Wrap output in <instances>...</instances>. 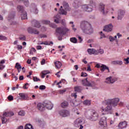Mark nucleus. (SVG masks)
Here are the masks:
<instances>
[{
    "mask_svg": "<svg viewBox=\"0 0 129 129\" xmlns=\"http://www.w3.org/2000/svg\"><path fill=\"white\" fill-rule=\"evenodd\" d=\"M80 28L83 33L87 35H91L93 33V28L90 23L86 21H83L81 23Z\"/></svg>",
    "mask_w": 129,
    "mask_h": 129,
    "instance_id": "obj_1",
    "label": "nucleus"
},
{
    "mask_svg": "<svg viewBox=\"0 0 129 129\" xmlns=\"http://www.w3.org/2000/svg\"><path fill=\"white\" fill-rule=\"evenodd\" d=\"M85 116L91 121H96L98 119V113L94 110H88L85 112Z\"/></svg>",
    "mask_w": 129,
    "mask_h": 129,
    "instance_id": "obj_2",
    "label": "nucleus"
},
{
    "mask_svg": "<svg viewBox=\"0 0 129 129\" xmlns=\"http://www.w3.org/2000/svg\"><path fill=\"white\" fill-rule=\"evenodd\" d=\"M119 102V99L118 98H115L113 99H109L102 102L103 105H112L114 107L117 106V104Z\"/></svg>",
    "mask_w": 129,
    "mask_h": 129,
    "instance_id": "obj_3",
    "label": "nucleus"
},
{
    "mask_svg": "<svg viewBox=\"0 0 129 129\" xmlns=\"http://www.w3.org/2000/svg\"><path fill=\"white\" fill-rule=\"evenodd\" d=\"M103 104L102 103V105L100 108V111L103 113L102 114H111L112 113V111L111 110L112 109V106L111 105H107L106 107H105Z\"/></svg>",
    "mask_w": 129,
    "mask_h": 129,
    "instance_id": "obj_4",
    "label": "nucleus"
},
{
    "mask_svg": "<svg viewBox=\"0 0 129 129\" xmlns=\"http://www.w3.org/2000/svg\"><path fill=\"white\" fill-rule=\"evenodd\" d=\"M67 32H69V29L66 27H58L56 29L57 36H64Z\"/></svg>",
    "mask_w": 129,
    "mask_h": 129,
    "instance_id": "obj_5",
    "label": "nucleus"
},
{
    "mask_svg": "<svg viewBox=\"0 0 129 129\" xmlns=\"http://www.w3.org/2000/svg\"><path fill=\"white\" fill-rule=\"evenodd\" d=\"M85 120L83 118H78L74 121V126L76 127H79V129H83V123H84Z\"/></svg>",
    "mask_w": 129,
    "mask_h": 129,
    "instance_id": "obj_6",
    "label": "nucleus"
},
{
    "mask_svg": "<svg viewBox=\"0 0 129 129\" xmlns=\"http://www.w3.org/2000/svg\"><path fill=\"white\" fill-rule=\"evenodd\" d=\"M58 114L62 117H67L70 115V111L67 109H61L58 111Z\"/></svg>",
    "mask_w": 129,
    "mask_h": 129,
    "instance_id": "obj_7",
    "label": "nucleus"
},
{
    "mask_svg": "<svg viewBox=\"0 0 129 129\" xmlns=\"http://www.w3.org/2000/svg\"><path fill=\"white\" fill-rule=\"evenodd\" d=\"M117 81V78L115 77H109L106 79L105 82L107 84H113Z\"/></svg>",
    "mask_w": 129,
    "mask_h": 129,
    "instance_id": "obj_8",
    "label": "nucleus"
},
{
    "mask_svg": "<svg viewBox=\"0 0 129 129\" xmlns=\"http://www.w3.org/2000/svg\"><path fill=\"white\" fill-rule=\"evenodd\" d=\"M95 67L97 68H101L100 69L101 72H104L105 70H108V72L109 73L110 71H109V68L108 67L104 65V64H101V63H98L96 65Z\"/></svg>",
    "mask_w": 129,
    "mask_h": 129,
    "instance_id": "obj_9",
    "label": "nucleus"
},
{
    "mask_svg": "<svg viewBox=\"0 0 129 129\" xmlns=\"http://www.w3.org/2000/svg\"><path fill=\"white\" fill-rule=\"evenodd\" d=\"M93 7L91 6V5H85L82 7V9L85 12H87L88 13H90L92 11Z\"/></svg>",
    "mask_w": 129,
    "mask_h": 129,
    "instance_id": "obj_10",
    "label": "nucleus"
},
{
    "mask_svg": "<svg viewBox=\"0 0 129 129\" xmlns=\"http://www.w3.org/2000/svg\"><path fill=\"white\" fill-rule=\"evenodd\" d=\"M125 15V10H120L118 12L117 20H121Z\"/></svg>",
    "mask_w": 129,
    "mask_h": 129,
    "instance_id": "obj_11",
    "label": "nucleus"
},
{
    "mask_svg": "<svg viewBox=\"0 0 129 129\" xmlns=\"http://www.w3.org/2000/svg\"><path fill=\"white\" fill-rule=\"evenodd\" d=\"M28 32L29 34H34V35H39L40 33L39 31L33 27L28 28Z\"/></svg>",
    "mask_w": 129,
    "mask_h": 129,
    "instance_id": "obj_12",
    "label": "nucleus"
},
{
    "mask_svg": "<svg viewBox=\"0 0 129 129\" xmlns=\"http://www.w3.org/2000/svg\"><path fill=\"white\" fill-rule=\"evenodd\" d=\"M99 124L102 127H106L107 126V123L106 122V118L103 117L101 118V120L99 122Z\"/></svg>",
    "mask_w": 129,
    "mask_h": 129,
    "instance_id": "obj_13",
    "label": "nucleus"
},
{
    "mask_svg": "<svg viewBox=\"0 0 129 129\" xmlns=\"http://www.w3.org/2000/svg\"><path fill=\"white\" fill-rule=\"evenodd\" d=\"M99 10L103 15H106L108 13V11L105 8L104 5H100Z\"/></svg>",
    "mask_w": 129,
    "mask_h": 129,
    "instance_id": "obj_14",
    "label": "nucleus"
},
{
    "mask_svg": "<svg viewBox=\"0 0 129 129\" xmlns=\"http://www.w3.org/2000/svg\"><path fill=\"white\" fill-rule=\"evenodd\" d=\"M112 28H113L112 24H109L104 26L103 31H105V32H111V31H112Z\"/></svg>",
    "mask_w": 129,
    "mask_h": 129,
    "instance_id": "obj_15",
    "label": "nucleus"
},
{
    "mask_svg": "<svg viewBox=\"0 0 129 129\" xmlns=\"http://www.w3.org/2000/svg\"><path fill=\"white\" fill-rule=\"evenodd\" d=\"M32 27H34L35 28H37L38 29L41 28V24H40V22L36 20H33L32 21Z\"/></svg>",
    "mask_w": 129,
    "mask_h": 129,
    "instance_id": "obj_16",
    "label": "nucleus"
},
{
    "mask_svg": "<svg viewBox=\"0 0 129 129\" xmlns=\"http://www.w3.org/2000/svg\"><path fill=\"white\" fill-rule=\"evenodd\" d=\"M45 104H46L45 102H44V103H39L37 104V108H38V109L39 110H40V111H43V110H45Z\"/></svg>",
    "mask_w": 129,
    "mask_h": 129,
    "instance_id": "obj_17",
    "label": "nucleus"
},
{
    "mask_svg": "<svg viewBox=\"0 0 129 129\" xmlns=\"http://www.w3.org/2000/svg\"><path fill=\"white\" fill-rule=\"evenodd\" d=\"M87 52L89 55H97L96 49L94 48H88Z\"/></svg>",
    "mask_w": 129,
    "mask_h": 129,
    "instance_id": "obj_18",
    "label": "nucleus"
},
{
    "mask_svg": "<svg viewBox=\"0 0 129 129\" xmlns=\"http://www.w3.org/2000/svg\"><path fill=\"white\" fill-rule=\"evenodd\" d=\"M126 125H127V123L126 122V121H124L120 122L118 125V126L119 127V128L122 129L125 128V127H126Z\"/></svg>",
    "mask_w": 129,
    "mask_h": 129,
    "instance_id": "obj_19",
    "label": "nucleus"
},
{
    "mask_svg": "<svg viewBox=\"0 0 129 129\" xmlns=\"http://www.w3.org/2000/svg\"><path fill=\"white\" fill-rule=\"evenodd\" d=\"M81 5V0H75L73 4L74 8H79V6Z\"/></svg>",
    "mask_w": 129,
    "mask_h": 129,
    "instance_id": "obj_20",
    "label": "nucleus"
},
{
    "mask_svg": "<svg viewBox=\"0 0 129 129\" xmlns=\"http://www.w3.org/2000/svg\"><path fill=\"white\" fill-rule=\"evenodd\" d=\"M82 84L84 85V86H90V87L92 86L91 85V84L89 83V82H88V81L87 80V78L84 80H82Z\"/></svg>",
    "mask_w": 129,
    "mask_h": 129,
    "instance_id": "obj_21",
    "label": "nucleus"
},
{
    "mask_svg": "<svg viewBox=\"0 0 129 129\" xmlns=\"http://www.w3.org/2000/svg\"><path fill=\"white\" fill-rule=\"evenodd\" d=\"M19 95L20 96L21 99H22L23 100H28V99H29L28 95L24 93H19Z\"/></svg>",
    "mask_w": 129,
    "mask_h": 129,
    "instance_id": "obj_22",
    "label": "nucleus"
},
{
    "mask_svg": "<svg viewBox=\"0 0 129 129\" xmlns=\"http://www.w3.org/2000/svg\"><path fill=\"white\" fill-rule=\"evenodd\" d=\"M45 107H46L47 109H52V108H53V104L50 102H45Z\"/></svg>",
    "mask_w": 129,
    "mask_h": 129,
    "instance_id": "obj_23",
    "label": "nucleus"
},
{
    "mask_svg": "<svg viewBox=\"0 0 129 129\" xmlns=\"http://www.w3.org/2000/svg\"><path fill=\"white\" fill-rule=\"evenodd\" d=\"M112 64H113V65H119L121 66V65L123 64V62L121 60H114L112 61Z\"/></svg>",
    "mask_w": 129,
    "mask_h": 129,
    "instance_id": "obj_24",
    "label": "nucleus"
},
{
    "mask_svg": "<svg viewBox=\"0 0 129 129\" xmlns=\"http://www.w3.org/2000/svg\"><path fill=\"white\" fill-rule=\"evenodd\" d=\"M15 113H14L13 112H5L3 114V115L4 116H6V117H11V116H13Z\"/></svg>",
    "mask_w": 129,
    "mask_h": 129,
    "instance_id": "obj_25",
    "label": "nucleus"
},
{
    "mask_svg": "<svg viewBox=\"0 0 129 129\" xmlns=\"http://www.w3.org/2000/svg\"><path fill=\"white\" fill-rule=\"evenodd\" d=\"M62 5L66 11H70V8H69V5H68V3H66V2H63Z\"/></svg>",
    "mask_w": 129,
    "mask_h": 129,
    "instance_id": "obj_26",
    "label": "nucleus"
},
{
    "mask_svg": "<svg viewBox=\"0 0 129 129\" xmlns=\"http://www.w3.org/2000/svg\"><path fill=\"white\" fill-rule=\"evenodd\" d=\"M60 105L62 108H66V107H68V106L69 105V103L66 101H64L61 103Z\"/></svg>",
    "mask_w": 129,
    "mask_h": 129,
    "instance_id": "obj_27",
    "label": "nucleus"
},
{
    "mask_svg": "<svg viewBox=\"0 0 129 129\" xmlns=\"http://www.w3.org/2000/svg\"><path fill=\"white\" fill-rule=\"evenodd\" d=\"M14 18H15V13H13L9 14L8 20L10 22V21H13Z\"/></svg>",
    "mask_w": 129,
    "mask_h": 129,
    "instance_id": "obj_28",
    "label": "nucleus"
},
{
    "mask_svg": "<svg viewBox=\"0 0 129 129\" xmlns=\"http://www.w3.org/2000/svg\"><path fill=\"white\" fill-rule=\"evenodd\" d=\"M26 19H27V12L23 11V13H21V19L26 20Z\"/></svg>",
    "mask_w": 129,
    "mask_h": 129,
    "instance_id": "obj_29",
    "label": "nucleus"
},
{
    "mask_svg": "<svg viewBox=\"0 0 129 129\" xmlns=\"http://www.w3.org/2000/svg\"><path fill=\"white\" fill-rule=\"evenodd\" d=\"M17 11L18 12H19V13H24V7L22 6H18L17 7Z\"/></svg>",
    "mask_w": 129,
    "mask_h": 129,
    "instance_id": "obj_30",
    "label": "nucleus"
},
{
    "mask_svg": "<svg viewBox=\"0 0 129 129\" xmlns=\"http://www.w3.org/2000/svg\"><path fill=\"white\" fill-rule=\"evenodd\" d=\"M54 18H55L54 22L56 23V24H59V23H60V16H59V14L54 17Z\"/></svg>",
    "mask_w": 129,
    "mask_h": 129,
    "instance_id": "obj_31",
    "label": "nucleus"
},
{
    "mask_svg": "<svg viewBox=\"0 0 129 129\" xmlns=\"http://www.w3.org/2000/svg\"><path fill=\"white\" fill-rule=\"evenodd\" d=\"M54 64L56 68H57L58 69H59V68H61V66H62V63L60 61L54 62Z\"/></svg>",
    "mask_w": 129,
    "mask_h": 129,
    "instance_id": "obj_32",
    "label": "nucleus"
},
{
    "mask_svg": "<svg viewBox=\"0 0 129 129\" xmlns=\"http://www.w3.org/2000/svg\"><path fill=\"white\" fill-rule=\"evenodd\" d=\"M81 90H82V87L81 86H77L75 87V91H76V92H81Z\"/></svg>",
    "mask_w": 129,
    "mask_h": 129,
    "instance_id": "obj_33",
    "label": "nucleus"
},
{
    "mask_svg": "<svg viewBox=\"0 0 129 129\" xmlns=\"http://www.w3.org/2000/svg\"><path fill=\"white\" fill-rule=\"evenodd\" d=\"M62 9H63V7L61 6L59 10L60 15H67V12Z\"/></svg>",
    "mask_w": 129,
    "mask_h": 129,
    "instance_id": "obj_34",
    "label": "nucleus"
},
{
    "mask_svg": "<svg viewBox=\"0 0 129 129\" xmlns=\"http://www.w3.org/2000/svg\"><path fill=\"white\" fill-rule=\"evenodd\" d=\"M70 41L74 44H77V38L76 37H72L70 38Z\"/></svg>",
    "mask_w": 129,
    "mask_h": 129,
    "instance_id": "obj_35",
    "label": "nucleus"
},
{
    "mask_svg": "<svg viewBox=\"0 0 129 129\" xmlns=\"http://www.w3.org/2000/svg\"><path fill=\"white\" fill-rule=\"evenodd\" d=\"M96 52L97 53V55H98V54H102L104 53V50L102 49H100L98 50H96Z\"/></svg>",
    "mask_w": 129,
    "mask_h": 129,
    "instance_id": "obj_36",
    "label": "nucleus"
},
{
    "mask_svg": "<svg viewBox=\"0 0 129 129\" xmlns=\"http://www.w3.org/2000/svg\"><path fill=\"white\" fill-rule=\"evenodd\" d=\"M25 129H34V128L31 124H27L25 125Z\"/></svg>",
    "mask_w": 129,
    "mask_h": 129,
    "instance_id": "obj_37",
    "label": "nucleus"
},
{
    "mask_svg": "<svg viewBox=\"0 0 129 129\" xmlns=\"http://www.w3.org/2000/svg\"><path fill=\"white\" fill-rule=\"evenodd\" d=\"M19 2H23L24 3L25 6L28 7L29 6V1L28 0H18Z\"/></svg>",
    "mask_w": 129,
    "mask_h": 129,
    "instance_id": "obj_38",
    "label": "nucleus"
},
{
    "mask_svg": "<svg viewBox=\"0 0 129 129\" xmlns=\"http://www.w3.org/2000/svg\"><path fill=\"white\" fill-rule=\"evenodd\" d=\"M83 103L84 105H90L91 104V102L88 100L84 101Z\"/></svg>",
    "mask_w": 129,
    "mask_h": 129,
    "instance_id": "obj_39",
    "label": "nucleus"
},
{
    "mask_svg": "<svg viewBox=\"0 0 129 129\" xmlns=\"http://www.w3.org/2000/svg\"><path fill=\"white\" fill-rule=\"evenodd\" d=\"M53 43L52 41H46L44 42V45H46L47 46H50V45H53Z\"/></svg>",
    "mask_w": 129,
    "mask_h": 129,
    "instance_id": "obj_40",
    "label": "nucleus"
},
{
    "mask_svg": "<svg viewBox=\"0 0 129 129\" xmlns=\"http://www.w3.org/2000/svg\"><path fill=\"white\" fill-rule=\"evenodd\" d=\"M15 68H17V69H22V66H21V64L19 62H17L16 63Z\"/></svg>",
    "mask_w": 129,
    "mask_h": 129,
    "instance_id": "obj_41",
    "label": "nucleus"
},
{
    "mask_svg": "<svg viewBox=\"0 0 129 129\" xmlns=\"http://www.w3.org/2000/svg\"><path fill=\"white\" fill-rule=\"evenodd\" d=\"M19 115H21V116H24L25 115V111L23 110H21L20 112H18Z\"/></svg>",
    "mask_w": 129,
    "mask_h": 129,
    "instance_id": "obj_42",
    "label": "nucleus"
},
{
    "mask_svg": "<svg viewBox=\"0 0 129 129\" xmlns=\"http://www.w3.org/2000/svg\"><path fill=\"white\" fill-rule=\"evenodd\" d=\"M2 123H6V122L7 121V118H6L5 116L2 118Z\"/></svg>",
    "mask_w": 129,
    "mask_h": 129,
    "instance_id": "obj_43",
    "label": "nucleus"
},
{
    "mask_svg": "<svg viewBox=\"0 0 129 129\" xmlns=\"http://www.w3.org/2000/svg\"><path fill=\"white\" fill-rule=\"evenodd\" d=\"M19 40L21 41H25L26 40V36L23 35L19 37Z\"/></svg>",
    "mask_w": 129,
    "mask_h": 129,
    "instance_id": "obj_44",
    "label": "nucleus"
},
{
    "mask_svg": "<svg viewBox=\"0 0 129 129\" xmlns=\"http://www.w3.org/2000/svg\"><path fill=\"white\" fill-rule=\"evenodd\" d=\"M0 40L2 41H6L7 40V37L3 35H0Z\"/></svg>",
    "mask_w": 129,
    "mask_h": 129,
    "instance_id": "obj_45",
    "label": "nucleus"
},
{
    "mask_svg": "<svg viewBox=\"0 0 129 129\" xmlns=\"http://www.w3.org/2000/svg\"><path fill=\"white\" fill-rule=\"evenodd\" d=\"M39 89L40 90H45L46 89V86L45 85H40L39 86Z\"/></svg>",
    "mask_w": 129,
    "mask_h": 129,
    "instance_id": "obj_46",
    "label": "nucleus"
},
{
    "mask_svg": "<svg viewBox=\"0 0 129 129\" xmlns=\"http://www.w3.org/2000/svg\"><path fill=\"white\" fill-rule=\"evenodd\" d=\"M33 81L36 82L37 81H40L41 80L40 79L37 78V77H33Z\"/></svg>",
    "mask_w": 129,
    "mask_h": 129,
    "instance_id": "obj_47",
    "label": "nucleus"
},
{
    "mask_svg": "<svg viewBox=\"0 0 129 129\" xmlns=\"http://www.w3.org/2000/svg\"><path fill=\"white\" fill-rule=\"evenodd\" d=\"M32 12L34 13V14H38V9H37V8H35L34 9H33L32 10Z\"/></svg>",
    "mask_w": 129,
    "mask_h": 129,
    "instance_id": "obj_48",
    "label": "nucleus"
},
{
    "mask_svg": "<svg viewBox=\"0 0 129 129\" xmlns=\"http://www.w3.org/2000/svg\"><path fill=\"white\" fill-rule=\"evenodd\" d=\"M109 40L110 42H113V41H115V39H114V38L112 36L109 37Z\"/></svg>",
    "mask_w": 129,
    "mask_h": 129,
    "instance_id": "obj_49",
    "label": "nucleus"
},
{
    "mask_svg": "<svg viewBox=\"0 0 129 129\" xmlns=\"http://www.w3.org/2000/svg\"><path fill=\"white\" fill-rule=\"evenodd\" d=\"M42 73L44 75H47V74H49V73H50V72L49 71H44Z\"/></svg>",
    "mask_w": 129,
    "mask_h": 129,
    "instance_id": "obj_50",
    "label": "nucleus"
},
{
    "mask_svg": "<svg viewBox=\"0 0 129 129\" xmlns=\"http://www.w3.org/2000/svg\"><path fill=\"white\" fill-rule=\"evenodd\" d=\"M129 57H127L126 58H124V62H125V64H128V63H129Z\"/></svg>",
    "mask_w": 129,
    "mask_h": 129,
    "instance_id": "obj_51",
    "label": "nucleus"
},
{
    "mask_svg": "<svg viewBox=\"0 0 129 129\" xmlns=\"http://www.w3.org/2000/svg\"><path fill=\"white\" fill-rule=\"evenodd\" d=\"M8 100H9L10 101H12V100H14V97H13V96L12 95H10L8 97Z\"/></svg>",
    "mask_w": 129,
    "mask_h": 129,
    "instance_id": "obj_52",
    "label": "nucleus"
},
{
    "mask_svg": "<svg viewBox=\"0 0 129 129\" xmlns=\"http://www.w3.org/2000/svg\"><path fill=\"white\" fill-rule=\"evenodd\" d=\"M28 85H29L28 83L25 84L23 87V89H28V88H29V87H28Z\"/></svg>",
    "mask_w": 129,
    "mask_h": 129,
    "instance_id": "obj_53",
    "label": "nucleus"
},
{
    "mask_svg": "<svg viewBox=\"0 0 129 129\" xmlns=\"http://www.w3.org/2000/svg\"><path fill=\"white\" fill-rule=\"evenodd\" d=\"M118 104L119 106H123V105L124 104V102H123L122 101H120Z\"/></svg>",
    "mask_w": 129,
    "mask_h": 129,
    "instance_id": "obj_54",
    "label": "nucleus"
},
{
    "mask_svg": "<svg viewBox=\"0 0 129 129\" xmlns=\"http://www.w3.org/2000/svg\"><path fill=\"white\" fill-rule=\"evenodd\" d=\"M81 76L82 77H86L87 74L86 73H82Z\"/></svg>",
    "mask_w": 129,
    "mask_h": 129,
    "instance_id": "obj_55",
    "label": "nucleus"
},
{
    "mask_svg": "<svg viewBox=\"0 0 129 129\" xmlns=\"http://www.w3.org/2000/svg\"><path fill=\"white\" fill-rule=\"evenodd\" d=\"M43 24H45L46 25H48V24H50V21H49V20H44L43 21Z\"/></svg>",
    "mask_w": 129,
    "mask_h": 129,
    "instance_id": "obj_56",
    "label": "nucleus"
},
{
    "mask_svg": "<svg viewBox=\"0 0 129 129\" xmlns=\"http://www.w3.org/2000/svg\"><path fill=\"white\" fill-rule=\"evenodd\" d=\"M65 91H66V90H60L59 91V93L60 94H63L64 93V92H65Z\"/></svg>",
    "mask_w": 129,
    "mask_h": 129,
    "instance_id": "obj_57",
    "label": "nucleus"
},
{
    "mask_svg": "<svg viewBox=\"0 0 129 129\" xmlns=\"http://www.w3.org/2000/svg\"><path fill=\"white\" fill-rule=\"evenodd\" d=\"M17 49L18 50H22V49H23V46L20 45H17Z\"/></svg>",
    "mask_w": 129,
    "mask_h": 129,
    "instance_id": "obj_58",
    "label": "nucleus"
},
{
    "mask_svg": "<svg viewBox=\"0 0 129 129\" xmlns=\"http://www.w3.org/2000/svg\"><path fill=\"white\" fill-rule=\"evenodd\" d=\"M61 25H62V26H64L66 25V23H65V20L63 19L61 20Z\"/></svg>",
    "mask_w": 129,
    "mask_h": 129,
    "instance_id": "obj_59",
    "label": "nucleus"
},
{
    "mask_svg": "<svg viewBox=\"0 0 129 129\" xmlns=\"http://www.w3.org/2000/svg\"><path fill=\"white\" fill-rule=\"evenodd\" d=\"M44 41H39L37 43V45H44Z\"/></svg>",
    "mask_w": 129,
    "mask_h": 129,
    "instance_id": "obj_60",
    "label": "nucleus"
},
{
    "mask_svg": "<svg viewBox=\"0 0 129 129\" xmlns=\"http://www.w3.org/2000/svg\"><path fill=\"white\" fill-rule=\"evenodd\" d=\"M36 49L37 50H41V49H42V46L41 45L36 46Z\"/></svg>",
    "mask_w": 129,
    "mask_h": 129,
    "instance_id": "obj_61",
    "label": "nucleus"
},
{
    "mask_svg": "<svg viewBox=\"0 0 129 129\" xmlns=\"http://www.w3.org/2000/svg\"><path fill=\"white\" fill-rule=\"evenodd\" d=\"M45 62H46V60H45V59H42L41 62V65H44Z\"/></svg>",
    "mask_w": 129,
    "mask_h": 129,
    "instance_id": "obj_62",
    "label": "nucleus"
},
{
    "mask_svg": "<svg viewBox=\"0 0 129 129\" xmlns=\"http://www.w3.org/2000/svg\"><path fill=\"white\" fill-rule=\"evenodd\" d=\"M87 71H88L89 72L91 71V68H90V66H88V69L87 70Z\"/></svg>",
    "mask_w": 129,
    "mask_h": 129,
    "instance_id": "obj_63",
    "label": "nucleus"
},
{
    "mask_svg": "<svg viewBox=\"0 0 129 129\" xmlns=\"http://www.w3.org/2000/svg\"><path fill=\"white\" fill-rule=\"evenodd\" d=\"M5 68V66L3 64H0V70H3Z\"/></svg>",
    "mask_w": 129,
    "mask_h": 129,
    "instance_id": "obj_64",
    "label": "nucleus"
}]
</instances>
